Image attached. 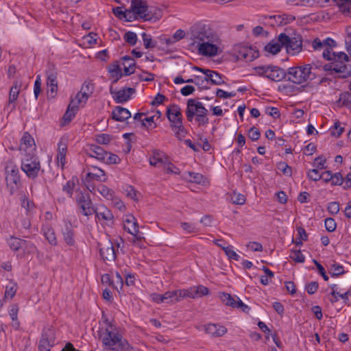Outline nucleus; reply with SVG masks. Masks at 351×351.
<instances>
[{"label":"nucleus","instance_id":"28","mask_svg":"<svg viewBox=\"0 0 351 351\" xmlns=\"http://www.w3.org/2000/svg\"><path fill=\"white\" fill-rule=\"evenodd\" d=\"M93 171H89L86 174V180L89 182L92 180H96L100 182H105L106 180V176L105 172L97 167H93Z\"/></svg>","mask_w":351,"mask_h":351},{"label":"nucleus","instance_id":"61","mask_svg":"<svg viewBox=\"0 0 351 351\" xmlns=\"http://www.w3.org/2000/svg\"><path fill=\"white\" fill-rule=\"evenodd\" d=\"M21 205L22 206L26 209V210L30 211L34 206L33 202L29 200L25 195L21 197Z\"/></svg>","mask_w":351,"mask_h":351},{"label":"nucleus","instance_id":"46","mask_svg":"<svg viewBox=\"0 0 351 351\" xmlns=\"http://www.w3.org/2000/svg\"><path fill=\"white\" fill-rule=\"evenodd\" d=\"M332 173L330 171H326L323 172L319 178L317 176H314L313 175L310 176V179L313 181H318L319 180H322L325 182H331Z\"/></svg>","mask_w":351,"mask_h":351},{"label":"nucleus","instance_id":"17","mask_svg":"<svg viewBox=\"0 0 351 351\" xmlns=\"http://www.w3.org/2000/svg\"><path fill=\"white\" fill-rule=\"evenodd\" d=\"M21 87V83L18 81H15L12 86L8 97V102L6 104L5 109L9 112H12L16 108V101L18 99L20 90Z\"/></svg>","mask_w":351,"mask_h":351},{"label":"nucleus","instance_id":"27","mask_svg":"<svg viewBox=\"0 0 351 351\" xmlns=\"http://www.w3.org/2000/svg\"><path fill=\"white\" fill-rule=\"evenodd\" d=\"M130 117V112L123 107L116 106L112 112V118L117 121L122 122Z\"/></svg>","mask_w":351,"mask_h":351},{"label":"nucleus","instance_id":"55","mask_svg":"<svg viewBox=\"0 0 351 351\" xmlns=\"http://www.w3.org/2000/svg\"><path fill=\"white\" fill-rule=\"evenodd\" d=\"M16 285L14 283H10V285H8L5 291V297L6 298L12 299L16 294Z\"/></svg>","mask_w":351,"mask_h":351},{"label":"nucleus","instance_id":"40","mask_svg":"<svg viewBox=\"0 0 351 351\" xmlns=\"http://www.w3.org/2000/svg\"><path fill=\"white\" fill-rule=\"evenodd\" d=\"M310 6L325 7L330 5L332 3L337 4V0H304Z\"/></svg>","mask_w":351,"mask_h":351},{"label":"nucleus","instance_id":"22","mask_svg":"<svg viewBox=\"0 0 351 351\" xmlns=\"http://www.w3.org/2000/svg\"><path fill=\"white\" fill-rule=\"evenodd\" d=\"M20 151L25 154L34 153L36 150V144L34 139L28 132H25L21 138L20 144Z\"/></svg>","mask_w":351,"mask_h":351},{"label":"nucleus","instance_id":"45","mask_svg":"<svg viewBox=\"0 0 351 351\" xmlns=\"http://www.w3.org/2000/svg\"><path fill=\"white\" fill-rule=\"evenodd\" d=\"M21 243L22 239L17 237H10V238L8 239V245L14 251H18L21 249Z\"/></svg>","mask_w":351,"mask_h":351},{"label":"nucleus","instance_id":"32","mask_svg":"<svg viewBox=\"0 0 351 351\" xmlns=\"http://www.w3.org/2000/svg\"><path fill=\"white\" fill-rule=\"evenodd\" d=\"M90 156L95 158L101 161L104 159L106 156V152L101 147L92 145L88 150Z\"/></svg>","mask_w":351,"mask_h":351},{"label":"nucleus","instance_id":"5","mask_svg":"<svg viewBox=\"0 0 351 351\" xmlns=\"http://www.w3.org/2000/svg\"><path fill=\"white\" fill-rule=\"evenodd\" d=\"M5 171L7 187L10 193L13 195L21 186L19 169L13 162H8L5 167Z\"/></svg>","mask_w":351,"mask_h":351},{"label":"nucleus","instance_id":"38","mask_svg":"<svg viewBox=\"0 0 351 351\" xmlns=\"http://www.w3.org/2000/svg\"><path fill=\"white\" fill-rule=\"evenodd\" d=\"M221 300L223 304L232 308L237 306V298L232 297L230 293H222L220 295Z\"/></svg>","mask_w":351,"mask_h":351},{"label":"nucleus","instance_id":"23","mask_svg":"<svg viewBox=\"0 0 351 351\" xmlns=\"http://www.w3.org/2000/svg\"><path fill=\"white\" fill-rule=\"evenodd\" d=\"M167 117L170 122V125L182 122L181 109L178 105H171L167 109Z\"/></svg>","mask_w":351,"mask_h":351},{"label":"nucleus","instance_id":"36","mask_svg":"<svg viewBox=\"0 0 351 351\" xmlns=\"http://www.w3.org/2000/svg\"><path fill=\"white\" fill-rule=\"evenodd\" d=\"M336 5L341 12L351 16V0H337Z\"/></svg>","mask_w":351,"mask_h":351},{"label":"nucleus","instance_id":"10","mask_svg":"<svg viewBox=\"0 0 351 351\" xmlns=\"http://www.w3.org/2000/svg\"><path fill=\"white\" fill-rule=\"evenodd\" d=\"M55 329L51 326L45 328L39 341L38 351H50L55 345Z\"/></svg>","mask_w":351,"mask_h":351},{"label":"nucleus","instance_id":"26","mask_svg":"<svg viewBox=\"0 0 351 351\" xmlns=\"http://www.w3.org/2000/svg\"><path fill=\"white\" fill-rule=\"evenodd\" d=\"M205 332L214 337H221L227 332V328L218 324H208L204 326Z\"/></svg>","mask_w":351,"mask_h":351},{"label":"nucleus","instance_id":"25","mask_svg":"<svg viewBox=\"0 0 351 351\" xmlns=\"http://www.w3.org/2000/svg\"><path fill=\"white\" fill-rule=\"evenodd\" d=\"M67 152V139L61 138L58 145L57 162L62 168L66 163V154Z\"/></svg>","mask_w":351,"mask_h":351},{"label":"nucleus","instance_id":"6","mask_svg":"<svg viewBox=\"0 0 351 351\" xmlns=\"http://www.w3.org/2000/svg\"><path fill=\"white\" fill-rule=\"evenodd\" d=\"M21 169L29 178H36L40 170L38 157L34 153L25 154L21 160Z\"/></svg>","mask_w":351,"mask_h":351},{"label":"nucleus","instance_id":"54","mask_svg":"<svg viewBox=\"0 0 351 351\" xmlns=\"http://www.w3.org/2000/svg\"><path fill=\"white\" fill-rule=\"evenodd\" d=\"M154 74L143 71L138 75V80L141 82H152L154 80Z\"/></svg>","mask_w":351,"mask_h":351},{"label":"nucleus","instance_id":"31","mask_svg":"<svg viewBox=\"0 0 351 351\" xmlns=\"http://www.w3.org/2000/svg\"><path fill=\"white\" fill-rule=\"evenodd\" d=\"M44 236L52 245H57V239L53 229L48 224L44 225L42 228Z\"/></svg>","mask_w":351,"mask_h":351},{"label":"nucleus","instance_id":"8","mask_svg":"<svg viewBox=\"0 0 351 351\" xmlns=\"http://www.w3.org/2000/svg\"><path fill=\"white\" fill-rule=\"evenodd\" d=\"M75 201L83 215L89 217L95 212L96 208L94 206L88 193L78 191Z\"/></svg>","mask_w":351,"mask_h":351},{"label":"nucleus","instance_id":"59","mask_svg":"<svg viewBox=\"0 0 351 351\" xmlns=\"http://www.w3.org/2000/svg\"><path fill=\"white\" fill-rule=\"evenodd\" d=\"M40 92H41V77L40 75H38L36 76V79L35 80L34 86V93L36 99H38V95H40Z\"/></svg>","mask_w":351,"mask_h":351},{"label":"nucleus","instance_id":"12","mask_svg":"<svg viewBox=\"0 0 351 351\" xmlns=\"http://www.w3.org/2000/svg\"><path fill=\"white\" fill-rule=\"evenodd\" d=\"M47 95L50 98H54L58 91V73L53 65L50 66L46 71Z\"/></svg>","mask_w":351,"mask_h":351},{"label":"nucleus","instance_id":"60","mask_svg":"<svg viewBox=\"0 0 351 351\" xmlns=\"http://www.w3.org/2000/svg\"><path fill=\"white\" fill-rule=\"evenodd\" d=\"M189 181L195 183H201L204 179V176L199 173L189 172Z\"/></svg>","mask_w":351,"mask_h":351},{"label":"nucleus","instance_id":"53","mask_svg":"<svg viewBox=\"0 0 351 351\" xmlns=\"http://www.w3.org/2000/svg\"><path fill=\"white\" fill-rule=\"evenodd\" d=\"M221 249L224 251V252L228 256L229 258H231V259H233L235 261L239 260V258H240L239 255H238L236 253V252L232 249L231 246L221 247Z\"/></svg>","mask_w":351,"mask_h":351},{"label":"nucleus","instance_id":"30","mask_svg":"<svg viewBox=\"0 0 351 351\" xmlns=\"http://www.w3.org/2000/svg\"><path fill=\"white\" fill-rule=\"evenodd\" d=\"M62 234L64 240L67 245L70 246L74 245L75 242L74 239V231L71 223H66L65 225V228L62 230Z\"/></svg>","mask_w":351,"mask_h":351},{"label":"nucleus","instance_id":"19","mask_svg":"<svg viewBox=\"0 0 351 351\" xmlns=\"http://www.w3.org/2000/svg\"><path fill=\"white\" fill-rule=\"evenodd\" d=\"M94 91V84L89 82H85L80 91L77 94L73 99L76 100V104H85L89 97Z\"/></svg>","mask_w":351,"mask_h":351},{"label":"nucleus","instance_id":"21","mask_svg":"<svg viewBox=\"0 0 351 351\" xmlns=\"http://www.w3.org/2000/svg\"><path fill=\"white\" fill-rule=\"evenodd\" d=\"M134 92L135 89L133 88H128L119 90H115L112 87L110 88V94L112 95L116 103L118 104L127 101L130 98V95Z\"/></svg>","mask_w":351,"mask_h":351},{"label":"nucleus","instance_id":"11","mask_svg":"<svg viewBox=\"0 0 351 351\" xmlns=\"http://www.w3.org/2000/svg\"><path fill=\"white\" fill-rule=\"evenodd\" d=\"M208 110L203 106L202 103L193 99H190L187 101V108L186 110V116L189 121L191 122L197 114H207Z\"/></svg>","mask_w":351,"mask_h":351},{"label":"nucleus","instance_id":"9","mask_svg":"<svg viewBox=\"0 0 351 351\" xmlns=\"http://www.w3.org/2000/svg\"><path fill=\"white\" fill-rule=\"evenodd\" d=\"M279 42L285 46L287 51L291 55H296L302 50V43L301 38L293 37L290 38L285 33H281L279 36Z\"/></svg>","mask_w":351,"mask_h":351},{"label":"nucleus","instance_id":"41","mask_svg":"<svg viewBox=\"0 0 351 351\" xmlns=\"http://www.w3.org/2000/svg\"><path fill=\"white\" fill-rule=\"evenodd\" d=\"M21 249L23 250L25 254H34L37 250L35 245L31 241L22 239Z\"/></svg>","mask_w":351,"mask_h":351},{"label":"nucleus","instance_id":"7","mask_svg":"<svg viewBox=\"0 0 351 351\" xmlns=\"http://www.w3.org/2000/svg\"><path fill=\"white\" fill-rule=\"evenodd\" d=\"M254 70L258 76L267 77L274 82L282 81L287 76L284 69L271 64L258 66L254 67Z\"/></svg>","mask_w":351,"mask_h":351},{"label":"nucleus","instance_id":"13","mask_svg":"<svg viewBox=\"0 0 351 351\" xmlns=\"http://www.w3.org/2000/svg\"><path fill=\"white\" fill-rule=\"evenodd\" d=\"M130 8L138 19L149 21L152 18L148 11V6L145 1L132 0Z\"/></svg>","mask_w":351,"mask_h":351},{"label":"nucleus","instance_id":"33","mask_svg":"<svg viewBox=\"0 0 351 351\" xmlns=\"http://www.w3.org/2000/svg\"><path fill=\"white\" fill-rule=\"evenodd\" d=\"M123 60L125 61L124 65V73L125 75H130L134 73V67L136 66L135 61L128 56L123 57Z\"/></svg>","mask_w":351,"mask_h":351},{"label":"nucleus","instance_id":"44","mask_svg":"<svg viewBox=\"0 0 351 351\" xmlns=\"http://www.w3.org/2000/svg\"><path fill=\"white\" fill-rule=\"evenodd\" d=\"M171 127L177 138H181L185 136L186 132L183 126L182 122H180V123L173 124L171 125Z\"/></svg>","mask_w":351,"mask_h":351},{"label":"nucleus","instance_id":"58","mask_svg":"<svg viewBox=\"0 0 351 351\" xmlns=\"http://www.w3.org/2000/svg\"><path fill=\"white\" fill-rule=\"evenodd\" d=\"M182 228L188 233H195L198 232V229L195 224L187 222L181 223Z\"/></svg>","mask_w":351,"mask_h":351},{"label":"nucleus","instance_id":"50","mask_svg":"<svg viewBox=\"0 0 351 351\" xmlns=\"http://www.w3.org/2000/svg\"><path fill=\"white\" fill-rule=\"evenodd\" d=\"M291 259L297 263H304L305 260L304 256L300 250H292L289 255Z\"/></svg>","mask_w":351,"mask_h":351},{"label":"nucleus","instance_id":"14","mask_svg":"<svg viewBox=\"0 0 351 351\" xmlns=\"http://www.w3.org/2000/svg\"><path fill=\"white\" fill-rule=\"evenodd\" d=\"M123 226L124 230L133 235L136 240L141 241L144 239L142 234L139 233L137 221L133 215L127 216L126 219L123 221Z\"/></svg>","mask_w":351,"mask_h":351},{"label":"nucleus","instance_id":"39","mask_svg":"<svg viewBox=\"0 0 351 351\" xmlns=\"http://www.w3.org/2000/svg\"><path fill=\"white\" fill-rule=\"evenodd\" d=\"M283 46L279 41L271 40L265 47V50L273 55L278 53Z\"/></svg>","mask_w":351,"mask_h":351},{"label":"nucleus","instance_id":"52","mask_svg":"<svg viewBox=\"0 0 351 351\" xmlns=\"http://www.w3.org/2000/svg\"><path fill=\"white\" fill-rule=\"evenodd\" d=\"M277 168L279 171L283 173L285 176H291L292 174L291 167H289L286 162H280L278 163Z\"/></svg>","mask_w":351,"mask_h":351},{"label":"nucleus","instance_id":"57","mask_svg":"<svg viewBox=\"0 0 351 351\" xmlns=\"http://www.w3.org/2000/svg\"><path fill=\"white\" fill-rule=\"evenodd\" d=\"M330 270L332 276H338L344 273V269L343 266L337 263H334L331 265Z\"/></svg>","mask_w":351,"mask_h":351},{"label":"nucleus","instance_id":"1","mask_svg":"<svg viewBox=\"0 0 351 351\" xmlns=\"http://www.w3.org/2000/svg\"><path fill=\"white\" fill-rule=\"evenodd\" d=\"M336 45V42L330 38L323 40L316 38L312 41L313 49L315 51L323 50V57L330 61V63L324 65L323 69L325 71L338 73L339 77L346 78L351 75V66L348 64L349 58L344 52H331Z\"/></svg>","mask_w":351,"mask_h":351},{"label":"nucleus","instance_id":"34","mask_svg":"<svg viewBox=\"0 0 351 351\" xmlns=\"http://www.w3.org/2000/svg\"><path fill=\"white\" fill-rule=\"evenodd\" d=\"M179 289L175 291H169L165 292L164 295L165 303L170 304L178 302L181 300L180 297H179Z\"/></svg>","mask_w":351,"mask_h":351},{"label":"nucleus","instance_id":"47","mask_svg":"<svg viewBox=\"0 0 351 351\" xmlns=\"http://www.w3.org/2000/svg\"><path fill=\"white\" fill-rule=\"evenodd\" d=\"M102 161L109 165L119 164L121 162V159L117 154L106 152V156H104V159Z\"/></svg>","mask_w":351,"mask_h":351},{"label":"nucleus","instance_id":"62","mask_svg":"<svg viewBox=\"0 0 351 351\" xmlns=\"http://www.w3.org/2000/svg\"><path fill=\"white\" fill-rule=\"evenodd\" d=\"M265 112L267 114L272 117L274 119H277L280 117V112L276 107H267Z\"/></svg>","mask_w":351,"mask_h":351},{"label":"nucleus","instance_id":"15","mask_svg":"<svg viewBox=\"0 0 351 351\" xmlns=\"http://www.w3.org/2000/svg\"><path fill=\"white\" fill-rule=\"evenodd\" d=\"M194 69L203 73L205 75L204 80L210 82L213 85L219 86L225 83L223 80L224 76L215 71L197 66H195Z\"/></svg>","mask_w":351,"mask_h":351},{"label":"nucleus","instance_id":"49","mask_svg":"<svg viewBox=\"0 0 351 351\" xmlns=\"http://www.w3.org/2000/svg\"><path fill=\"white\" fill-rule=\"evenodd\" d=\"M123 38L125 42L134 46L137 42V35L133 32H128L124 34Z\"/></svg>","mask_w":351,"mask_h":351},{"label":"nucleus","instance_id":"18","mask_svg":"<svg viewBox=\"0 0 351 351\" xmlns=\"http://www.w3.org/2000/svg\"><path fill=\"white\" fill-rule=\"evenodd\" d=\"M100 256L106 262H114L116 259V251L113 243L108 241L101 245L99 248Z\"/></svg>","mask_w":351,"mask_h":351},{"label":"nucleus","instance_id":"37","mask_svg":"<svg viewBox=\"0 0 351 351\" xmlns=\"http://www.w3.org/2000/svg\"><path fill=\"white\" fill-rule=\"evenodd\" d=\"M339 106H346L351 108V93L349 92H344L341 93L337 101Z\"/></svg>","mask_w":351,"mask_h":351},{"label":"nucleus","instance_id":"2","mask_svg":"<svg viewBox=\"0 0 351 351\" xmlns=\"http://www.w3.org/2000/svg\"><path fill=\"white\" fill-rule=\"evenodd\" d=\"M187 36L193 45H197L201 55L213 57L221 51L220 37L208 25L201 23L193 25L188 31Z\"/></svg>","mask_w":351,"mask_h":351},{"label":"nucleus","instance_id":"29","mask_svg":"<svg viewBox=\"0 0 351 351\" xmlns=\"http://www.w3.org/2000/svg\"><path fill=\"white\" fill-rule=\"evenodd\" d=\"M78 104H76L75 99H72L71 101V103L68 106L67 110L63 116V119L64 120V122H70L72 120V119L75 117V113L78 110Z\"/></svg>","mask_w":351,"mask_h":351},{"label":"nucleus","instance_id":"48","mask_svg":"<svg viewBox=\"0 0 351 351\" xmlns=\"http://www.w3.org/2000/svg\"><path fill=\"white\" fill-rule=\"evenodd\" d=\"M95 140L97 143L99 144L108 145L111 142L112 138L110 135L108 134H101L96 135Z\"/></svg>","mask_w":351,"mask_h":351},{"label":"nucleus","instance_id":"64","mask_svg":"<svg viewBox=\"0 0 351 351\" xmlns=\"http://www.w3.org/2000/svg\"><path fill=\"white\" fill-rule=\"evenodd\" d=\"M347 36L345 39L346 49L351 56V27L346 28Z\"/></svg>","mask_w":351,"mask_h":351},{"label":"nucleus","instance_id":"35","mask_svg":"<svg viewBox=\"0 0 351 351\" xmlns=\"http://www.w3.org/2000/svg\"><path fill=\"white\" fill-rule=\"evenodd\" d=\"M108 71L110 77L114 79L113 83L115 84L122 77L123 73L121 71L120 66L118 64L114 63L109 66Z\"/></svg>","mask_w":351,"mask_h":351},{"label":"nucleus","instance_id":"20","mask_svg":"<svg viewBox=\"0 0 351 351\" xmlns=\"http://www.w3.org/2000/svg\"><path fill=\"white\" fill-rule=\"evenodd\" d=\"M97 219L99 221H102V223L105 225L112 226L113 223V215L112 212L107 208L104 206H101L95 208V212L94 213Z\"/></svg>","mask_w":351,"mask_h":351},{"label":"nucleus","instance_id":"56","mask_svg":"<svg viewBox=\"0 0 351 351\" xmlns=\"http://www.w3.org/2000/svg\"><path fill=\"white\" fill-rule=\"evenodd\" d=\"M74 186L75 179L73 178L71 180H69L63 186V191L66 192L69 197H72Z\"/></svg>","mask_w":351,"mask_h":351},{"label":"nucleus","instance_id":"16","mask_svg":"<svg viewBox=\"0 0 351 351\" xmlns=\"http://www.w3.org/2000/svg\"><path fill=\"white\" fill-rule=\"evenodd\" d=\"M238 59L252 62L259 56L258 51L251 47L238 46L236 49Z\"/></svg>","mask_w":351,"mask_h":351},{"label":"nucleus","instance_id":"3","mask_svg":"<svg viewBox=\"0 0 351 351\" xmlns=\"http://www.w3.org/2000/svg\"><path fill=\"white\" fill-rule=\"evenodd\" d=\"M105 327L98 331L99 339L105 349L114 351H129L131 348L128 342L122 337L116 328L108 319L104 322Z\"/></svg>","mask_w":351,"mask_h":351},{"label":"nucleus","instance_id":"51","mask_svg":"<svg viewBox=\"0 0 351 351\" xmlns=\"http://www.w3.org/2000/svg\"><path fill=\"white\" fill-rule=\"evenodd\" d=\"M144 46L146 49L154 48L156 47V42L152 40L151 36L147 35L145 32L142 34Z\"/></svg>","mask_w":351,"mask_h":351},{"label":"nucleus","instance_id":"63","mask_svg":"<svg viewBox=\"0 0 351 351\" xmlns=\"http://www.w3.org/2000/svg\"><path fill=\"white\" fill-rule=\"evenodd\" d=\"M325 227L328 232H332L335 230L337 224L332 218L328 217L325 219Z\"/></svg>","mask_w":351,"mask_h":351},{"label":"nucleus","instance_id":"4","mask_svg":"<svg viewBox=\"0 0 351 351\" xmlns=\"http://www.w3.org/2000/svg\"><path fill=\"white\" fill-rule=\"evenodd\" d=\"M287 75L290 82L301 84L308 80H313L319 74L314 72L310 65L304 64L289 68Z\"/></svg>","mask_w":351,"mask_h":351},{"label":"nucleus","instance_id":"43","mask_svg":"<svg viewBox=\"0 0 351 351\" xmlns=\"http://www.w3.org/2000/svg\"><path fill=\"white\" fill-rule=\"evenodd\" d=\"M178 294H179V297H180L181 300L184 298H197L195 287H191L187 289H179Z\"/></svg>","mask_w":351,"mask_h":351},{"label":"nucleus","instance_id":"42","mask_svg":"<svg viewBox=\"0 0 351 351\" xmlns=\"http://www.w3.org/2000/svg\"><path fill=\"white\" fill-rule=\"evenodd\" d=\"M97 191L107 199H113L114 198V191L105 185L98 186Z\"/></svg>","mask_w":351,"mask_h":351},{"label":"nucleus","instance_id":"24","mask_svg":"<svg viewBox=\"0 0 351 351\" xmlns=\"http://www.w3.org/2000/svg\"><path fill=\"white\" fill-rule=\"evenodd\" d=\"M167 162H168V159L164 152L157 149L152 151V154L149 157V164L152 166L161 167L165 165Z\"/></svg>","mask_w":351,"mask_h":351}]
</instances>
